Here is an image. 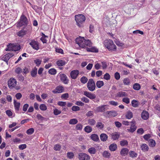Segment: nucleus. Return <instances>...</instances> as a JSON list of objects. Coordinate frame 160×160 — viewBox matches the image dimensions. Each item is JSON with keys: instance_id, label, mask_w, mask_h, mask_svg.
Segmentation results:
<instances>
[{"instance_id": "1", "label": "nucleus", "mask_w": 160, "mask_h": 160, "mask_svg": "<svg viewBox=\"0 0 160 160\" xmlns=\"http://www.w3.org/2000/svg\"><path fill=\"white\" fill-rule=\"evenodd\" d=\"M76 43L82 48H84L86 47H92V43L91 40L88 39H85L84 37H79L76 38L75 40Z\"/></svg>"}, {"instance_id": "2", "label": "nucleus", "mask_w": 160, "mask_h": 160, "mask_svg": "<svg viewBox=\"0 0 160 160\" xmlns=\"http://www.w3.org/2000/svg\"><path fill=\"white\" fill-rule=\"evenodd\" d=\"M103 44L104 46L109 51H115L116 49V46L111 40H105L103 42Z\"/></svg>"}, {"instance_id": "3", "label": "nucleus", "mask_w": 160, "mask_h": 160, "mask_svg": "<svg viewBox=\"0 0 160 160\" xmlns=\"http://www.w3.org/2000/svg\"><path fill=\"white\" fill-rule=\"evenodd\" d=\"M75 21L77 25L79 27L82 26V24L84 22L86 18L82 14H78L75 16Z\"/></svg>"}, {"instance_id": "4", "label": "nucleus", "mask_w": 160, "mask_h": 160, "mask_svg": "<svg viewBox=\"0 0 160 160\" xmlns=\"http://www.w3.org/2000/svg\"><path fill=\"white\" fill-rule=\"evenodd\" d=\"M28 20L27 17L23 14L21 16L20 20L17 23L18 27H21L22 26L27 25L28 24Z\"/></svg>"}, {"instance_id": "5", "label": "nucleus", "mask_w": 160, "mask_h": 160, "mask_svg": "<svg viewBox=\"0 0 160 160\" xmlns=\"http://www.w3.org/2000/svg\"><path fill=\"white\" fill-rule=\"evenodd\" d=\"M87 87L88 89L91 91H93L95 89V84L93 79H90L87 83Z\"/></svg>"}, {"instance_id": "6", "label": "nucleus", "mask_w": 160, "mask_h": 160, "mask_svg": "<svg viewBox=\"0 0 160 160\" xmlns=\"http://www.w3.org/2000/svg\"><path fill=\"white\" fill-rule=\"evenodd\" d=\"M8 84L11 89L15 88L17 85V81L16 79L13 78H11L8 81Z\"/></svg>"}, {"instance_id": "7", "label": "nucleus", "mask_w": 160, "mask_h": 160, "mask_svg": "<svg viewBox=\"0 0 160 160\" xmlns=\"http://www.w3.org/2000/svg\"><path fill=\"white\" fill-rule=\"evenodd\" d=\"M78 158L79 160H90V157L86 153H79Z\"/></svg>"}, {"instance_id": "8", "label": "nucleus", "mask_w": 160, "mask_h": 160, "mask_svg": "<svg viewBox=\"0 0 160 160\" xmlns=\"http://www.w3.org/2000/svg\"><path fill=\"white\" fill-rule=\"evenodd\" d=\"M60 77L61 81L65 84H68L69 82V80L67 76L64 74L60 73Z\"/></svg>"}, {"instance_id": "9", "label": "nucleus", "mask_w": 160, "mask_h": 160, "mask_svg": "<svg viewBox=\"0 0 160 160\" xmlns=\"http://www.w3.org/2000/svg\"><path fill=\"white\" fill-rule=\"evenodd\" d=\"M79 74V71L78 70H74L72 71L70 73L71 78L73 79H76Z\"/></svg>"}, {"instance_id": "10", "label": "nucleus", "mask_w": 160, "mask_h": 160, "mask_svg": "<svg viewBox=\"0 0 160 160\" xmlns=\"http://www.w3.org/2000/svg\"><path fill=\"white\" fill-rule=\"evenodd\" d=\"M13 56V53L10 52L5 54L4 57L2 58V60L5 62L7 65L8 64V60Z\"/></svg>"}, {"instance_id": "11", "label": "nucleus", "mask_w": 160, "mask_h": 160, "mask_svg": "<svg viewBox=\"0 0 160 160\" xmlns=\"http://www.w3.org/2000/svg\"><path fill=\"white\" fill-rule=\"evenodd\" d=\"M106 117H113L116 116L118 113L115 111H107L105 113Z\"/></svg>"}, {"instance_id": "12", "label": "nucleus", "mask_w": 160, "mask_h": 160, "mask_svg": "<svg viewBox=\"0 0 160 160\" xmlns=\"http://www.w3.org/2000/svg\"><path fill=\"white\" fill-rule=\"evenodd\" d=\"M29 44L32 47V48L36 50H38L39 49V44L38 42L35 40H32Z\"/></svg>"}, {"instance_id": "13", "label": "nucleus", "mask_w": 160, "mask_h": 160, "mask_svg": "<svg viewBox=\"0 0 160 160\" xmlns=\"http://www.w3.org/2000/svg\"><path fill=\"white\" fill-rule=\"evenodd\" d=\"M64 90L63 87L59 86L57 87L56 88L53 90L52 92L54 93H60L62 92Z\"/></svg>"}, {"instance_id": "14", "label": "nucleus", "mask_w": 160, "mask_h": 160, "mask_svg": "<svg viewBox=\"0 0 160 160\" xmlns=\"http://www.w3.org/2000/svg\"><path fill=\"white\" fill-rule=\"evenodd\" d=\"M84 95L91 99H94L96 97V96L95 94H92L91 92L86 91L84 92Z\"/></svg>"}, {"instance_id": "15", "label": "nucleus", "mask_w": 160, "mask_h": 160, "mask_svg": "<svg viewBox=\"0 0 160 160\" xmlns=\"http://www.w3.org/2000/svg\"><path fill=\"white\" fill-rule=\"evenodd\" d=\"M108 105H104L99 106L96 108V111L98 112H102L105 111L106 110V108Z\"/></svg>"}, {"instance_id": "16", "label": "nucleus", "mask_w": 160, "mask_h": 160, "mask_svg": "<svg viewBox=\"0 0 160 160\" xmlns=\"http://www.w3.org/2000/svg\"><path fill=\"white\" fill-rule=\"evenodd\" d=\"M128 95V94L126 92L123 91H120L117 93L116 96L117 97L122 98L123 97H127Z\"/></svg>"}, {"instance_id": "17", "label": "nucleus", "mask_w": 160, "mask_h": 160, "mask_svg": "<svg viewBox=\"0 0 160 160\" xmlns=\"http://www.w3.org/2000/svg\"><path fill=\"white\" fill-rule=\"evenodd\" d=\"M149 115V113L147 111L144 110L141 113V117L143 119L146 120L148 119Z\"/></svg>"}, {"instance_id": "18", "label": "nucleus", "mask_w": 160, "mask_h": 160, "mask_svg": "<svg viewBox=\"0 0 160 160\" xmlns=\"http://www.w3.org/2000/svg\"><path fill=\"white\" fill-rule=\"evenodd\" d=\"M129 149L127 148H123L121 149L120 154L122 156H125L127 155Z\"/></svg>"}, {"instance_id": "19", "label": "nucleus", "mask_w": 160, "mask_h": 160, "mask_svg": "<svg viewBox=\"0 0 160 160\" xmlns=\"http://www.w3.org/2000/svg\"><path fill=\"white\" fill-rule=\"evenodd\" d=\"M113 140L118 139L120 136V134L118 132H114L110 134Z\"/></svg>"}, {"instance_id": "20", "label": "nucleus", "mask_w": 160, "mask_h": 160, "mask_svg": "<svg viewBox=\"0 0 160 160\" xmlns=\"http://www.w3.org/2000/svg\"><path fill=\"white\" fill-rule=\"evenodd\" d=\"M134 121H132L130 122L132 123L131 127L129 129H128V130L131 132H133L136 130V127L134 125Z\"/></svg>"}, {"instance_id": "21", "label": "nucleus", "mask_w": 160, "mask_h": 160, "mask_svg": "<svg viewBox=\"0 0 160 160\" xmlns=\"http://www.w3.org/2000/svg\"><path fill=\"white\" fill-rule=\"evenodd\" d=\"M38 69L36 67H34L31 72V75L32 77H35L37 75Z\"/></svg>"}, {"instance_id": "22", "label": "nucleus", "mask_w": 160, "mask_h": 160, "mask_svg": "<svg viewBox=\"0 0 160 160\" xmlns=\"http://www.w3.org/2000/svg\"><path fill=\"white\" fill-rule=\"evenodd\" d=\"M102 155L105 158H110L111 154L108 151H105L102 152Z\"/></svg>"}, {"instance_id": "23", "label": "nucleus", "mask_w": 160, "mask_h": 160, "mask_svg": "<svg viewBox=\"0 0 160 160\" xmlns=\"http://www.w3.org/2000/svg\"><path fill=\"white\" fill-rule=\"evenodd\" d=\"M117 148V145L115 143H112L111 144L109 147V149L111 151H115Z\"/></svg>"}, {"instance_id": "24", "label": "nucleus", "mask_w": 160, "mask_h": 160, "mask_svg": "<svg viewBox=\"0 0 160 160\" xmlns=\"http://www.w3.org/2000/svg\"><path fill=\"white\" fill-rule=\"evenodd\" d=\"M90 138L92 140L96 142L98 141L99 140L98 136L95 134H92L91 135Z\"/></svg>"}, {"instance_id": "25", "label": "nucleus", "mask_w": 160, "mask_h": 160, "mask_svg": "<svg viewBox=\"0 0 160 160\" xmlns=\"http://www.w3.org/2000/svg\"><path fill=\"white\" fill-rule=\"evenodd\" d=\"M108 138V136L105 133H102L100 135V138L101 140L102 141H106Z\"/></svg>"}, {"instance_id": "26", "label": "nucleus", "mask_w": 160, "mask_h": 160, "mask_svg": "<svg viewBox=\"0 0 160 160\" xmlns=\"http://www.w3.org/2000/svg\"><path fill=\"white\" fill-rule=\"evenodd\" d=\"M88 151L91 155L94 154L96 153V150L95 148L92 147L88 149Z\"/></svg>"}, {"instance_id": "27", "label": "nucleus", "mask_w": 160, "mask_h": 160, "mask_svg": "<svg viewBox=\"0 0 160 160\" xmlns=\"http://www.w3.org/2000/svg\"><path fill=\"white\" fill-rule=\"evenodd\" d=\"M87 50L88 52H98V49L95 47H92L90 48H87Z\"/></svg>"}, {"instance_id": "28", "label": "nucleus", "mask_w": 160, "mask_h": 160, "mask_svg": "<svg viewBox=\"0 0 160 160\" xmlns=\"http://www.w3.org/2000/svg\"><path fill=\"white\" fill-rule=\"evenodd\" d=\"M56 63L59 66H62L65 64L66 62L64 60H59L57 61Z\"/></svg>"}, {"instance_id": "29", "label": "nucleus", "mask_w": 160, "mask_h": 160, "mask_svg": "<svg viewBox=\"0 0 160 160\" xmlns=\"http://www.w3.org/2000/svg\"><path fill=\"white\" fill-rule=\"evenodd\" d=\"M26 31L22 29L18 32L17 34L18 36L22 37L26 34Z\"/></svg>"}, {"instance_id": "30", "label": "nucleus", "mask_w": 160, "mask_h": 160, "mask_svg": "<svg viewBox=\"0 0 160 160\" xmlns=\"http://www.w3.org/2000/svg\"><path fill=\"white\" fill-rule=\"evenodd\" d=\"M15 43H10L7 45V48L6 49V51H12L14 48Z\"/></svg>"}, {"instance_id": "31", "label": "nucleus", "mask_w": 160, "mask_h": 160, "mask_svg": "<svg viewBox=\"0 0 160 160\" xmlns=\"http://www.w3.org/2000/svg\"><path fill=\"white\" fill-rule=\"evenodd\" d=\"M129 156L132 158H135L138 156V154L133 151H131L129 152Z\"/></svg>"}, {"instance_id": "32", "label": "nucleus", "mask_w": 160, "mask_h": 160, "mask_svg": "<svg viewBox=\"0 0 160 160\" xmlns=\"http://www.w3.org/2000/svg\"><path fill=\"white\" fill-rule=\"evenodd\" d=\"M131 104L132 106L134 108H137L139 105L138 102L136 100H133L132 101Z\"/></svg>"}, {"instance_id": "33", "label": "nucleus", "mask_w": 160, "mask_h": 160, "mask_svg": "<svg viewBox=\"0 0 160 160\" xmlns=\"http://www.w3.org/2000/svg\"><path fill=\"white\" fill-rule=\"evenodd\" d=\"M126 117L127 119H130L133 117V114L132 112L130 111H128L127 112Z\"/></svg>"}, {"instance_id": "34", "label": "nucleus", "mask_w": 160, "mask_h": 160, "mask_svg": "<svg viewBox=\"0 0 160 160\" xmlns=\"http://www.w3.org/2000/svg\"><path fill=\"white\" fill-rule=\"evenodd\" d=\"M96 85L98 88H100L104 85V82L102 81H98L96 83Z\"/></svg>"}, {"instance_id": "35", "label": "nucleus", "mask_w": 160, "mask_h": 160, "mask_svg": "<svg viewBox=\"0 0 160 160\" xmlns=\"http://www.w3.org/2000/svg\"><path fill=\"white\" fill-rule=\"evenodd\" d=\"M141 149L144 152L148 151V146L145 144H143L141 145Z\"/></svg>"}, {"instance_id": "36", "label": "nucleus", "mask_w": 160, "mask_h": 160, "mask_svg": "<svg viewBox=\"0 0 160 160\" xmlns=\"http://www.w3.org/2000/svg\"><path fill=\"white\" fill-rule=\"evenodd\" d=\"M84 131L87 133H90L92 131V127L89 126H87L84 128Z\"/></svg>"}, {"instance_id": "37", "label": "nucleus", "mask_w": 160, "mask_h": 160, "mask_svg": "<svg viewBox=\"0 0 160 160\" xmlns=\"http://www.w3.org/2000/svg\"><path fill=\"white\" fill-rule=\"evenodd\" d=\"M133 88L136 90H138L140 89L141 86L139 84L136 83L133 84Z\"/></svg>"}, {"instance_id": "38", "label": "nucleus", "mask_w": 160, "mask_h": 160, "mask_svg": "<svg viewBox=\"0 0 160 160\" xmlns=\"http://www.w3.org/2000/svg\"><path fill=\"white\" fill-rule=\"evenodd\" d=\"M88 81V79L85 76L82 77L80 79V81L82 84L86 83Z\"/></svg>"}, {"instance_id": "39", "label": "nucleus", "mask_w": 160, "mask_h": 160, "mask_svg": "<svg viewBox=\"0 0 160 160\" xmlns=\"http://www.w3.org/2000/svg\"><path fill=\"white\" fill-rule=\"evenodd\" d=\"M49 74L52 75H55L57 73L56 70L53 68L50 69L48 71Z\"/></svg>"}, {"instance_id": "40", "label": "nucleus", "mask_w": 160, "mask_h": 160, "mask_svg": "<svg viewBox=\"0 0 160 160\" xmlns=\"http://www.w3.org/2000/svg\"><path fill=\"white\" fill-rule=\"evenodd\" d=\"M14 104L15 109L17 110H18L19 108L20 103L19 102H17L15 100L14 101Z\"/></svg>"}, {"instance_id": "41", "label": "nucleus", "mask_w": 160, "mask_h": 160, "mask_svg": "<svg viewBox=\"0 0 160 160\" xmlns=\"http://www.w3.org/2000/svg\"><path fill=\"white\" fill-rule=\"evenodd\" d=\"M104 124L101 122H98L96 125V127L100 129H102L104 127Z\"/></svg>"}, {"instance_id": "42", "label": "nucleus", "mask_w": 160, "mask_h": 160, "mask_svg": "<svg viewBox=\"0 0 160 160\" xmlns=\"http://www.w3.org/2000/svg\"><path fill=\"white\" fill-rule=\"evenodd\" d=\"M120 144L122 146H127L128 144V142L126 140H123L120 141Z\"/></svg>"}, {"instance_id": "43", "label": "nucleus", "mask_w": 160, "mask_h": 160, "mask_svg": "<svg viewBox=\"0 0 160 160\" xmlns=\"http://www.w3.org/2000/svg\"><path fill=\"white\" fill-rule=\"evenodd\" d=\"M150 146L153 147H154L156 144L155 141L152 139H150L148 142Z\"/></svg>"}, {"instance_id": "44", "label": "nucleus", "mask_w": 160, "mask_h": 160, "mask_svg": "<svg viewBox=\"0 0 160 160\" xmlns=\"http://www.w3.org/2000/svg\"><path fill=\"white\" fill-rule=\"evenodd\" d=\"M96 123V121L93 119H89L88 121V123L91 125H94Z\"/></svg>"}, {"instance_id": "45", "label": "nucleus", "mask_w": 160, "mask_h": 160, "mask_svg": "<svg viewBox=\"0 0 160 160\" xmlns=\"http://www.w3.org/2000/svg\"><path fill=\"white\" fill-rule=\"evenodd\" d=\"M78 122V120L76 119H72L70 120L69 123L70 124H75Z\"/></svg>"}, {"instance_id": "46", "label": "nucleus", "mask_w": 160, "mask_h": 160, "mask_svg": "<svg viewBox=\"0 0 160 160\" xmlns=\"http://www.w3.org/2000/svg\"><path fill=\"white\" fill-rule=\"evenodd\" d=\"M34 129L32 128H31L28 129L26 131V133L28 134L31 135L34 132Z\"/></svg>"}, {"instance_id": "47", "label": "nucleus", "mask_w": 160, "mask_h": 160, "mask_svg": "<svg viewBox=\"0 0 160 160\" xmlns=\"http://www.w3.org/2000/svg\"><path fill=\"white\" fill-rule=\"evenodd\" d=\"M67 156L68 158L72 159L73 158L74 154L72 152H70L67 153Z\"/></svg>"}, {"instance_id": "48", "label": "nucleus", "mask_w": 160, "mask_h": 160, "mask_svg": "<svg viewBox=\"0 0 160 160\" xmlns=\"http://www.w3.org/2000/svg\"><path fill=\"white\" fill-rule=\"evenodd\" d=\"M20 49V47L19 46H18V45H17L16 43L14 45V48H13L12 51H16L18 50H19Z\"/></svg>"}, {"instance_id": "49", "label": "nucleus", "mask_w": 160, "mask_h": 160, "mask_svg": "<svg viewBox=\"0 0 160 160\" xmlns=\"http://www.w3.org/2000/svg\"><path fill=\"white\" fill-rule=\"evenodd\" d=\"M40 109L42 111H45L47 109V107L44 104H41L39 107Z\"/></svg>"}, {"instance_id": "50", "label": "nucleus", "mask_w": 160, "mask_h": 160, "mask_svg": "<svg viewBox=\"0 0 160 160\" xmlns=\"http://www.w3.org/2000/svg\"><path fill=\"white\" fill-rule=\"evenodd\" d=\"M122 101L127 104H129L130 103V99L127 97L123 98L122 99Z\"/></svg>"}, {"instance_id": "51", "label": "nucleus", "mask_w": 160, "mask_h": 160, "mask_svg": "<svg viewBox=\"0 0 160 160\" xmlns=\"http://www.w3.org/2000/svg\"><path fill=\"white\" fill-rule=\"evenodd\" d=\"M61 111L57 108L53 109V113L55 115H57L61 113Z\"/></svg>"}, {"instance_id": "52", "label": "nucleus", "mask_w": 160, "mask_h": 160, "mask_svg": "<svg viewBox=\"0 0 160 160\" xmlns=\"http://www.w3.org/2000/svg\"><path fill=\"white\" fill-rule=\"evenodd\" d=\"M110 76L108 73H107L104 75L103 78L107 80L110 79Z\"/></svg>"}, {"instance_id": "53", "label": "nucleus", "mask_w": 160, "mask_h": 160, "mask_svg": "<svg viewBox=\"0 0 160 160\" xmlns=\"http://www.w3.org/2000/svg\"><path fill=\"white\" fill-rule=\"evenodd\" d=\"M6 113L7 115L9 117H11L12 116V112L9 110H7L6 111Z\"/></svg>"}, {"instance_id": "54", "label": "nucleus", "mask_w": 160, "mask_h": 160, "mask_svg": "<svg viewBox=\"0 0 160 160\" xmlns=\"http://www.w3.org/2000/svg\"><path fill=\"white\" fill-rule=\"evenodd\" d=\"M58 104L60 106H65L66 105V102H65L59 101L58 102Z\"/></svg>"}, {"instance_id": "55", "label": "nucleus", "mask_w": 160, "mask_h": 160, "mask_svg": "<svg viewBox=\"0 0 160 160\" xmlns=\"http://www.w3.org/2000/svg\"><path fill=\"white\" fill-rule=\"evenodd\" d=\"M72 111H77L80 110V108L78 106H73L72 108Z\"/></svg>"}, {"instance_id": "56", "label": "nucleus", "mask_w": 160, "mask_h": 160, "mask_svg": "<svg viewBox=\"0 0 160 160\" xmlns=\"http://www.w3.org/2000/svg\"><path fill=\"white\" fill-rule=\"evenodd\" d=\"M34 62L37 66H39L41 64L42 61L39 59H36L34 60Z\"/></svg>"}, {"instance_id": "57", "label": "nucleus", "mask_w": 160, "mask_h": 160, "mask_svg": "<svg viewBox=\"0 0 160 160\" xmlns=\"http://www.w3.org/2000/svg\"><path fill=\"white\" fill-rule=\"evenodd\" d=\"M61 146L59 144H56L54 146V149L57 151H59L61 149Z\"/></svg>"}, {"instance_id": "58", "label": "nucleus", "mask_w": 160, "mask_h": 160, "mask_svg": "<svg viewBox=\"0 0 160 160\" xmlns=\"http://www.w3.org/2000/svg\"><path fill=\"white\" fill-rule=\"evenodd\" d=\"M81 100L82 102L86 103H88L89 102V100L85 97L82 98Z\"/></svg>"}, {"instance_id": "59", "label": "nucleus", "mask_w": 160, "mask_h": 160, "mask_svg": "<svg viewBox=\"0 0 160 160\" xmlns=\"http://www.w3.org/2000/svg\"><path fill=\"white\" fill-rule=\"evenodd\" d=\"M27 147V145L26 144H22L19 146L18 148L20 150H23Z\"/></svg>"}, {"instance_id": "60", "label": "nucleus", "mask_w": 160, "mask_h": 160, "mask_svg": "<svg viewBox=\"0 0 160 160\" xmlns=\"http://www.w3.org/2000/svg\"><path fill=\"white\" fill-rule=\"evenodd\" d=\"M123 83L125 85H128L130 83V80L129 79L126 78L123 80Z\"/></svg>"}, {"instance_id": "61", "label": "nucleus", "mask_w": 160, "mask_h": 160, "mask_svg": "<svg viewBox=\"0 0 160 160\" xmlns=\"http://www.w3.org/2000/svg\"><path fill=\"white\" fill-rule=\"evenodd\" d=\"M101 63L102 68L103 69H106L108 66L107 63L106 62H102Z\"/></svg>"}, {"instance_id": "62", "label": "nucleus", "mask_w": 160, "mask_h": 160, "mask_svg": "<svg viewBox=\"0 0 160 160\" xmlns=\"http://www.w3.org/2000/svg\"><path fill=\"white\" fill-rule=\"evenodd\" d=\"M94 67L96 69L98 70L100 68L101 66L99 63L95 62V63Z\"/></svg>"}, {"instance_id": "63", "label": "nucleus", "mask_w": 160, "mask_h": 160, "mask_svg": "<svg viewBox=\"0 0 160 160\" xmlns=\"http://www.w3.org/2000/svg\"><path fill=\"white\" fill-rule=\"evenodd\" d=\"M109 103L112 106H117L118 105V103L117 102L114 101H110L109 102Z\"/></svg>"}, {"instance_id": "64", "label": "nucleus", "mask_w": 160, "mask_h": 160, "mask_svg": "<svg viewBox=\"0 0 160 160\" xmlns=\"http://www.w3.org/2000/svg\"><path fill=\"white\" fill-rule=\"evenodd\" d=\"M22 70L19 67L17 68L15 70V72L18 74H19L22 72Z\"/></svg>"}]
</instances>
